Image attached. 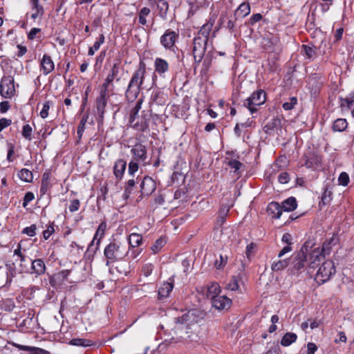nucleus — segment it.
I'll use <instances>...</instances> for the list:
<instances>
[{
	"instance_id": "obj_1",
	"label": "nucleus",
	"mask_w": 354,
	"mask_h": 354,
	"mask_svg": "<svg viewBox=\"0 0 354 354\" xmlns=\"http://www.w3.org/2000/svg\"><path fill=\"white\" fill-rule=\"evenodd\" d=\"M194 318L193 313L188 312L182 317L175 319L174 325L171 330L166 334L165 343L167 345H172L185 343L191 338L193 335L192 324Z\"/></svg>"
},
{
	"instance_id": "obj_2",
	"label": "nucleus",
	"mask_w": 354,
	"mask_h": 354,
	"mask_svg": "<svg viewBox=\"0 0 354 354\" xmlns=\"http://www.w3.org/2000/svg\"><path fill=\"white\" fill-rule=\"evenodd\" d=\"M129 247L124 241L114 239L104 249V256L106 259V266H110L112 263L122 261L127 256Z\"/></svg>"
},
{
	"instance_id": "obj_3",
	"label": "nucleus",
	"mask_w": 354,
	"mask_h": 354,
	"mask_svg": "<svg viewBox=\"0 0 354 354\" xmlns=\"http://www.w3.org/2000/svg\"><path fill=\"white\" fill-rule=\"evenodd\" d=\"M146 73V66L140 62L137 70L133 73L126 91V97L129 100L136 98L140 91Z\"/></svg>"
},
{
	"instance_id": "obj_4",
	"label": "nucleus",
	"mask_w": 354,
	"mask_h": 354,
	"mask_svg": "<svg viewBox=\"0 0 354 354\" xmlns=\"http://www.w3.org/2000/svg\"><path fill=\"white\" fill-rule=\"evenodd\" d=\"M141 106L142 101L138 100L131 111L129 123L131 127L134 129L144 131L148 129L149 118H147L145 115H142L141 116L138 115Z\"/></svg>"
},
{
	"instance_id": "obj_5",
	"label": "nucleus",
	"mask_w": 354,
	"mask_h": 354,
	"mask_svg": "<svg viewBox=\"0 0 354 354\" xmlns=\"http://www.w3.org/2000/svg\"><path fill=\"white\" fill-rule=\"evenodd\" d=\"M266 99L265 91L262 89H259L248 97L244 101L243 105L250 110L251 113H254L257 111L256 106L263 104L266 102Z\"/></svg>"
},
{
	"instance_id": "obj_6",
	"label": "nucleus",
	"mask_w": 354,
	"mask_h": 354,
	"mask_svg": "<svg viewBox=\"0 0 354 354\" xmlns=\"http://www.w3.org/2000/svg\"><path fill=\"white\" fill-rule=\"evenodd\" d=\"M335 273V268L333 261H326L319 268L315 276V280L318 283H324L328 281Z\"/></svg>"
},
{
	"instance_id": "obj_7",
	"label": "nucleus",
	"mask_w": 354,
	"mask_h": 354,
	"mask_svg": "<svg viewBox=\"0 0 354 354\" xmlns=\"http://www.w3.org/2000/svg\"><path fill=\"white\" fill-rule=\"evenodd\" d=\"M207 40L203 37H196L193 41L192 53L196 63L199 64L206 50Z\"/></svg>"
},
{
	"instance_id": "obj_8",
	"label": "nucleus",
	"mask_w": 354,
	"mask_h": 354,
	"mask_svg": "<svg viewBox=\"0 0 354 354\" xmlns=\"http://www.w3.org/2000/svg\"><path fill=\"white\" fill-rule=\"evenodd\" d=\"M15 93L14 78L12 76L3 77L0 84V94L4 98H11Z\"/></svg>"
},
{
	"instance_id": "obj_9",
	"label": "nucleus",
	"mask_w": 354,
	"mask_h": 354,
	"mask_svg": "<svg viewBox=\"0 0 354 354\" xmlns=\"http://www.w3.org/2000/svg\"><path fill=\"white\" fill-rule=\"evenodd\" d=\"M109 91L101 88L100 96L96 99V108L100 121H102L104 114V109L107 104Z\"/></svg>"
},
{
	"instance_id": "obj_10",
	"label": "nucleus",
	"mask_w": 354,
	"mask_h": 354,
	"mask_svg": "<svg viewBox=\"0 0 354 354\" xmlns=\"http://www.w3.org/2000/svg\"><path fill=\"white\" fill-rule=\"evenodd\" d=\"M120 68L118 64H113L111 72L106 76V80L102 86V88L109 91L110 87H113V82L114 80H115L117 82L120 81Z\"/></svg>"
},
{
	"instance_id": "obj_11",
	"label": "nucleus",
	"mask_w": 354,
	"mask_h": 354,
	"mask_svg": "<svg viewBox=\"0 0 354 354\" xmlns=\"http://www.w3.org/2000/svg\"><path fill=\"white\" fill-rule=\"evenodd\" d=\"M178 35L171 30H167L160 37V43L166 49H171L175 44Z\"/></svg>"
},
{
	"instance_id": "obj_12",
	"label": "nucleus",
	"mask_w": 354,
	"mask_h": 354,
	"mask_svg": "<svg viewBox=\"0 0 354 354\" xmlns=\"http://www.w3.org/2000/svg\"><path fill=\"white\" fill-rule=\"evenodd\" d=\"M306 256L304 248L296 254L292 263L293 272H302L306 268Z\"/></svg>"
},
{
	"instance_id": "obj_13",
	"label": "nucleus",
	"mask_w": 354,
	"mask_h": 354,
	"mask_svg": "<svg viewBox=\"0 0 354 354\" xmlns=\"http://www.w3.org/2000/svg\"><path fill=\"white\" fill-rule=\"evenodd\" d=\"M131 152L133 156V160L143 162L144 165H146L145 160L147 158V149L144 145L137 143L132 147Z\"/></svg>"
},
{
	"instance_id": "obj_14",
	"label": "nucleus",
	"mask_w": 354,
	"mask_h": 354,
	"mask_svg": "<svg viewBox=\"0 0 354 354\" xmlns=\"http://www.w3.org/2000/svg\"><path fill=\"white\" fill-rule=\"evenodd\" d=\"M55 69V64L51 57L48 55H44L40 62V70L45 75H48Z\"/></svg>"
},
{
	"instance_id": "obj_15",
	"label": "nucleus",
	"mask_w": 354,
	"mask_h": 354,
	"mask_svg": "<svg viewBox=\"0 0 354 354\" xmlns=\"http://www.w3.org/2000/svg\"><path fill=\"white\" fill-rule=\"evenodd\" d=\"M213 307L218 310H226L231 306V300L224 295H219L211 300Z\"/></svg>"
},
{
	"instance_id": "obj_16",
	"label": "nucleus",
	"mask_w": 354,
	"mask_h": 354,
	"mask_svg": "<svg viewBox=\"0 0 354 354\" xmlns=\"http://www.w3.org/2000/svg\"><path fill=\"white\" fill-rule=\"evenodd\" d=\"M155 181L149 176H145L140 185V192L143 194L149 195L156 189Z\"/></svg>"
},
{
	"instance_id": "obj_17",
	"label": "nucleus",
	"mask_w": 354,
	"mask_h": 354,
	"mask_svg": "<svg viewBox=\"0 0 354 354\" xmlns=\"http://www.w3.org/2000/svg\"><path fill=\"white\" fill-rule=\"evenodd\" d=\"M267 211L272 218H279L282 214L283 209L279 203L272 202L268 204Z\"/></svg>"
},
{
	"instance_id": "obj_18",
	"label": "nucleus",
	"mask_w": 354,
	"mask_h": 354,
	"mask_svg": "<svg viewBox=\"0 0 354 354\" xmlns=\"http://www.w3.org/2000/svg\"><path fill=\"white\" fill-rule=\"evenodd\" d=\"M324 256L322 255L319 248L314 249L310 253L309 257V268L313 269L316 268L319 265V262L321 261V259Z\"/></svg>"
},
{
	"instance_id": "obj_19",
	"label": "nucleus",
	"mask_w": 354,
	"mask_h": 354,
	"mask_svg": "<svg viewBox=\"0 0 354 354\" xmlns=\"http://www.w3.org/2000/svg\"><path fill=\"white\" fill-rule=\"evenodd\" d=\"M31 273L35 274L37 275H41L46 272V265L44 261L41 259H35L33 260L31 263Z\"/></svg>"
},
{
	"instance_id": "obj_20",
	"label": "nucleus",
	"mask_w": 354,
	"mask_h": 354,
	"mask_svg": "<svg viewBox=\"0 0 354 354\" xmlns=\"http://www.w3.org/2000/svg\"><path fill=\"white\" fill-rule=\"evenodd\" d=\"M127 162L122 159L116 160L114 165L113 172L117 178L120 180L126 169Z\"/></svg>"
},
{
	"instance_id": "obj_21",
	"label": "nucleus",
	"mask_w": 354,
	"mask_h": 354,
	"mask_svg": "<svg viewBox=\"0 0 354 354\" xmlns=\"http://www.w3.org/2000/svg\"><path fill=\"white\" fill-rule=\"evenodd\" d=\"M155 71L160 75L165 73L169 69V64L162 58L157 57L154 62Z\"/></svg>"
},
{
	"instance_id": "obj_22",
	"label": "nucleus",
	"mask_w": 354,
	"mask_h": 354,
	"mask_svg": "<svg viewBox=\"0 0 354 354\" xmlns=\"http://www.w3.org/2000/svg\"><path fill=\"white\" fill-rule=\"evenodd\" d=\"M281 126V120L279 118H272L263 127L265 132L271 134L277 130Z\"/></svg>"
},
{
	"instance_id": "obj_23",
	"label": "nucleus",
	"mask_w": 354,
	"mask_h": 354,
	"mask_svg": "<svg viewBox=\"0 0 354 354\" xmlns=\"http://www.w3.org/2000/svg\"><path fill=\"white\" fill-rule=\"evenodd\" d=\"M106 228V225L105 223H102L98 226L97 230V231H96V232H95V234L94 235L93 239L91 241V243L89 244L88 248H91L93 245L95 240H96L98 236H99V239H98V240L97 241V243H96L97 244L96 249L99 248L100 243V240H101V239L104 235V232H105Z\"/></svg>"
},
{
	"instance_id": "obj_24",
	"label": "nucleus",
	"mask_w": 354,
	"mask_h": 354,
	"mask_svg": "<svg viewBox=\"0 0 354 354\" xmlns=\"http://www.w3.org/2000/svg\"><path fill=\"white\" fill-rule=\"evenodd\" d=\"M174 288L173 283L167 282L164 283L158 290V297L159 299L167 298L169 297V294L172 291Z\"/></svg>"
},
{
	"instance_id": "obj_25",
	"label": "nucleus",
	"mask_w": 354,
	"mask_h": 354,
	"mask_svg": "<svg viewBox=\"0 0 354 354\" xmlns=\"http://www.w3.org/2000/svg\"><path fill=\"white\" fill-rule=\"evenodd\" d=\"M31 3L32 6V13L30 17L34 20L37 18L41 19L44 15V9L39 5V0H31Z\"/></svg>"
},
{
	"instance_id": "obj_26",
	"label": "nucleus",
	"mask_w": 354,
	"mask_h": 354,
	"mask_svg": "<svg viewBox=\"0 0 354 354\" xmlns=\"http://www.w3.org/2000/svg\"><path fill=\"white\" fill-rule=\"evenodd\" d=\"M250 12V6L248 3H242L235 10L234 15L236 18H243L248 16Z\"/></svg>"
},
{
	"instance_id": "obj_27",
	"label": "nucleus",
	"mask_w": 354,
	"mask_h": 354,
	"mask_svg": "<svg viewBox=\"0 0 354 354\" xmlns=\"http://www.w3.org/2000/svg\"><path fill=\"white\" fill-rule=\"evenodd\" d=\"M321 159L315 155L307 157L304 165L310 169H315L320 166Z\"/></svg>"
},
{
	"instance_id": "obj_28",
	"label": "nucleus",
	"mask_w": 354,
	"mask_h": 354,
	"mask_svg": "<svg viewBox=\"0 0 354 354\" xmlns=\"http://www.w3.org/2000/svg\"><path fill=\"white\" fill-rule=\"evenodd\" d=\"M332 201V192L329 189L328 186H324V191L321 196V201L319 203V206L327 205Z\"/></svg>"
},
{
	"instance_id": "obj_29",
	"label": "nucleus",
	"mask_w": 354,
	"mask_h": 354,
	"mask_svg": "<svg viewBox=\"0 0 354 354\" xmlns=\"http://www.w3.org/2000/svg\"><path fill=\"white\" fill-rule=\"evenodd\" d=\"M214 21H210L204 24L198 32L197 37H203L208 40L209 35L212 29Z\"/></svg>"
},
{
	"instance_id": "obj_30",
	"label": "nucleus",
	"mask_w": 354,
	"mask_h": 354,
	"mask_svg": "<svg viewBox=\"0 0 354 354\" xmlns=\"http://www.w3.org/2000/svg\"><path fill=\"white\" fill-rule=\"evenodd\" d=\"M281 206L284 212L293 211L297 207V201L294 197H290L285 200Z\"/></svg>"
},
{
	"instance_id": "obj_31",
	"label": "nucleus",
	"mask_w": 354,
	"mask_h": 354,
	"mask_svg": "<svg viewBox=\"0 0 354 354\" xmlns=\"http://www.w3.org/2000/svg\"><path fill=\"white\" fill-rule=\"evenodd\" d=\"M220 286L216 283H212L207 286V297L211 300L219 296Z\"/></svg>"
},
{
	"instance_id": "obj_32",
	"label": "nucleus",
	"mask_w": 354,
	"mask_h": 354,
	"mask_svg": "<svg viewBox=\"0 0 354 354\" xmlns=\"http://www.w3.org/2000/svg\"><path fill=\"white\" fill-rule=\"evenodd\" d=\"M7 272V283H10L13 277H15L18 273V268L15 267L14 263H7L6 265Z\"/></svg>"
},
{
	"instance_id": "obj_33",
	"label": "nucleus",
	"mask_w": 354,
	"mask_h": 354,
	"mask_svg": "<svg viewBox=\"0 0 354 354\" xmlns=\"http://www.w3.org/2000/svg\"><path fill=\"white\" fill-rule=\"evenodd\" d=\"M297 336L293 333H286L281 340V344L283 346H288L297 340Z\"/></svg>"
},
{
	"instance_id": "obj_34",
	"label": "nucleus",
	"mask_w": 354,
	"mask_h": 354,
	"mask_svg": "<svg viewBox=\"0 0 354 354\" xmlns=\"http://www.w3.org/2000/svg\"><path fill=\"white\" fill-rule=\"evenodd\" d=\"M19 178L26 183H30L33 180L32 173L28 169H22L18 173Z\"/></svg>"
},
{
	"instance_id": "obj_35",
	"label": "nucleus",
	"mask_w": 354,
	"mask_h": 354,
	"mask_svg": "<svg viewBox=\"0 0 354 354\" xmlns=\"http://www.w3.org/2000/svg\"><path fill=\"white\" fill-rule=\"evenodd\" d=\"M142 241V236L137 233H132L129 236V244L132 248H136L140 245Z\"/></svg>"
},
{
	"instance_id": "obj_36",
	"label": "nucleus",
	"mask_w": 354,
	"mask_h": 354,
	"mask_svg": "<svg viewBox=\"0 0 354 354\" xmlns=\"http://www.w3.org/2000/svg\"><path fill=\"white\" fill-rule=\"evenodd\" d=\"M70 344L73 346L87 347L93 344L92 341L87 339L75 338L70 341Z\"/></svg>"
},
{
	"instance_id": "obj_37",
	"label": "nucleus",
	"mask_w": 354,
	"mask_h": 354,
	"mask_svg": "<svg viewBox=\"0 0 354 354\" xmlns=\"http://www.w3.org/2000/svg\"><path fill=\"white\" fill-rule=\"evenodd\" d=\"M289 264L288 259L277 260L274 261L271 266V268L273 271H279L286 268Z\"/></svg>"
},
{
	"instance_id": "obj_38",
	"label": "nucleus",
	"mask_w": 354,
	"mask_h": 354,
	"mask_svg": "<svg viewBox=\"0 0 354 354\" xmlns=\"http://www.w3.org/2000/svg\"><path fill=\"white\" fill-rule=\"evenodd\" d=\"M347 127V122L345 119L339 118L337 119L333 123V130L335 131H343Z\"/></svg>"
},
{
	"instance_id": "obj_39",
	"label": "nucleus",
	"mask_w": 354,
	"mask_h": 354,
	"mask_svg": "<svg viewBox=\"0 0 354 354\" xmlns=\"http://www.w3.org/2000/svg\"><path fill=\"white\" fill-rule=\"evenodd\" d=\"M151 10L149 8L144 7L138 12V21L141 25L147 24L146 17L149 15Z\"/></svg>"
},
{
	"instance_id": "obj_40",
	"label": "nucleus",
	"mask_w": 354,
	"mask_h": 354,
	"mask_svg": "<svg viewBox=\"0 0 354 354\" xmlns=\"http://www.w3.org/2000/svg\"><path fill=\"white\" fill-rule=\"evenodd\" d=\"M135 180L133 179H130L127 181V186L124 189V197L125 199H127L129 198L130 195L132 193V191L133 189V187L135 186Z\"/></svg>"
},
{
	"instance_id": "obj_41",
	"label": "nucleus",
	"mask_w": 354,
	"mask_h": 354,
	"mask_svg": "<svg viewBox=\"0 0 354 354\" xmlns=\"http://www.w3.org/2000/svg\"><path fill=\"white\" fill-rule=\"evenodd\" d=\"M165 240L160 238L151 245V249L154 254L158 253L165 244Z\"/></svg>"
},
{
	"instance_id": "obj_42",
	"label": "nucleus",
	"mask_w": 354,
	"mask_h": 354,
	"mask_svg": "<svg viewBox=\"0 0 354 354\" xmlns=\"http://www.w3.org/2000/svg\"><path fill=\"white\" fill-rule=\"evenodd\" d=\"M302 50L304 52L305 57L308 59H313L315 56V49L309 46L303 45Z\"/></svg>"
},
{
	"instance_id": "obj_43",
	"label": "nucleus",
	"mask_w": 354,
	"mask_h": 354,
	"mask_svg": "<svg viewBox=\"0 0 354 354\" xmlns=\"http://www.w3.org/2000/svg\"><path fill=\"white\" fill-rule=\"evenodd\" d=\"M17 347L21 350L30 351V354H41L45 351L44 350L39 348L30 347L28 346L17 345Z\"/></svg>"
},
{
	"instance_id": "obj_44",
	"label": "nucleus",
	"mask_w": 354,
	"mask_h": 354,
	"mask_svg": "<svg viewBox=\"0 0 354 354\" xmlns=\"http://www.w3.org/2000/svg\"><path fill=\"white\" fill-rule=\"evenodd\" d=\"M32 133V129L29 124H27L23 127L22 136L24 138H26L28 140H31Z\"/></svg>"
},
{
	"instance_id": "obj_45",
	"label": "nucleus",
	"mask_w": 354,
	"mask_h": 354,
	"mask_svg": "<svg viewBox=\"0 0 354 354\" xmlns=\"http://www.w3.org/2000/svg\"><path fill=\"white\" fill-rule=\"evenodd\" d=\"M88 113H86L85 114L81 121H80V123L79 124V127H78V129H77V134L81 136L84 130V126H85V124L86 122H87L88 119Z\"/></svg>"
},
{
	"instance_id": "obj_46",
	"label": "nucleus",
	"mask_w": 354,
	"mask_h": 354,
	"mask_svg": "<svg viewBox=\"0 0 354 354\" xmlns=\"http://www.w3.org/2000/svg\"><path fill=\"white\" fill-rule=\"evenodd\" d=\"M339 184L342 186H346L349 183V176L347 173L342 172L338 178Z\"/></svg>"
},
{
	"instance_id": "obj_47",
	"label": "nucleus",
	"mask_w": 354,
	"mask_h": 354,
	"mask_svg": "<svg viewBox=\"0 0 354 354\" xmlns=\"http://www.w3.org/2000/svg\"><path fill=\"white\" fill-rule=\"evenodd\" d=\"M297 103V100L296 97H292L290 99L289 102H286L283 104V108L286 110L289 111L294 108L295 104Z\"/></svg>"
},
{
	"instance_id": "obj_48",
	"label": "nucleus",
	"mask_w": 354,
	"mask_h": 354,
	"mask_svg": "<svg viewBox=\"0 0 354 354\" xmlns=\"http://www.w3.org/2000/svg\"><path fill=\"white\" fill-rule=\"evenodd\" d=\"M50 109V102H46L42 106V109L39 113V115L43 119L46 118L48 115V111Z\"/></svg>"
},
{
	"instance_id": "obj_49",
	"label": "nucleus",
	"mask_w": 354,
	"mask_h": 354,
	"mask_svg": "<svg viewBox=\"0 0 354 354\" xmlns=\"http://www.w3.org/2000/svg\"><path fill=\"white\" fill-rule=\"evenodd\" d=\"M334 241V239H331L329 242H326L322 245V249L320 250L322 252V255L324 257L325 255H328L330 254L331 243Z\"/></svg>"
},
{
	"instance_id": "obj_50",
	"label": "nucleus",
	"mask_w": 354,
	"mask_h": 354,
	"mask_svg": "<svg viewBox=\"0 0 354 354\" xmlns=\"http://www.w3.org/2000/svg\"><path fill=\"white\" fill-rule=\"evenodd\" d=\"M138 161H136L135 160H132L129 164V174L131 176H133L135 172H136L138 169Z\"/></svg>"
},
{
	"instance_id": "obj_51",
	"label": "nucleus",
	"mask_w": 354,
	"mask_h": 354,
	"mask_svg": "<svg viewBox=\"0 0 354 354\" xmlns=\"http://www.w3.org/2000/svg\"><path fill=\"white\" fill-rule=\"evenodd\" d=\"M220 258V260L218 261V259H216L214 262V266L216 267V268L217 269H221V268H223L225 265L227 263V257H223V255H220L219 257Z\"/></svg>"
},
{
	"instance_id": "obj_52",
	"label": "nucleus",
	"mask_w": 354,
	"mask_h": 354,
	"mask_svg": "<svg viewBox=\"0 0 354 354\" xmlns=\"http://www.w3.org/2000/svg\"><path fill=\"white\" fill-rule=\"evenodd\" d=\"M228 165L232 169H234V172H238L241 167L243 166V164L236 160H230L228 162Z\"/></svg>"
},
{
	"instance_id": "obj_53",
	"label": "nucleus",
	"mask_w": 354,
	"mask_h": 354,
	"mask_svg": "<svg viewBox=\"0 0 354 354\" xmlns=\"http://www.w3.org/2000/svg\"><path fill=\"white\" fill-rule=\"evenodd\" d=\"M36 229H37L36 225L33 224V225H31L29 227H25L23 230L22 232L24 234H27L29 236H33L36 234V232H35Z\"/></svg>"
},
{
	"instance_id": "obj_54",
	"label": "nucleus",
	"mask_w": 354,
	"mask_h": 354,
	"mask_svg": "<svg viewBox=\"0 0 354 354\" xmlns=\"http://www.w3.org/2000/svg\"><path fill=\"white\" fill-rule=\"evenodd\" d=\"M158 8L162 14H166L168 10V3L165 0H159L158 2Z\"/></svg>"
},
{
	"instance_id": "obj_55",
	"label": "nucleus",
	"mask_w": 354,
	"mask_h": 354,
	"mask_svg": "<svg viewBox=\"0 0 354 354\" xmlns=\"http://www.w3.org/2000/svg\"><path fill=\"white\" fill-rule=\"evenodd\" d=\"M80 205V203L79 200H77V199L73 200L71 202V204H70V205L68 207L69 210L71 212H74L77 211L79 209Z\"/></svg>"
},
{
	"instance_id": "obj_56",
	"label": "nucleus",
	"mask_w": 354,
	"mask_h": 354,
	"mask_svg": "<svg viewBox=\"0 0 354 354\" xmlns=\"http://www.w3.org/2000/svg\"><path fill=\"white\" fill-rule=\"evenodd\" d=\"M14 254L17 255L20 259V261L25 262V256L21 252V247L20 243L18 244L17 248L14 250Z\"/></svg>"
},
{
	"instance_id": "obj_57",
	"label": "nucleus",
	"mask_w": 354,
	"mask_h": 354,
	"mask_svg": "<svg viewBox=\"0 0 354 354\" xmlns=\"http://www.w3.org/2000/svg\"><path fill=\"white\" fill-rule=\"evenodd\" d=\"M12 124V120L7 118L0 119V132Z\"/></svg>"
},
{
	"instance_id": "obj_58",
	"label": "nucleus",
	"mask_w": 354,
	"mask_h": 354,
	"mask_svg": "<svg viewBox=\"0 0 354 354\" xmlns=\"http://www.w3.org/2000/svg\"><path fill=\"white\" fill-rule=\"evenodd\" d=\"M54 227L53 225H49L46 230L43 232V236L44 238L47 240L50 236L54 232Z\"/></svg>"
},
{
	"instance_id": "obj_59",
	"label": "nucleus",
	"mask_w": 354,
	"mask_h": 354,
	"mask_svg": "<svg viewBox=\"0 0 354 354\" xmlns=\"http://www.w3.org/2000/svg\"><path fill=\"white\" fill-rule=\"evenodd\" d=\"M227 288L232 291H235L239 289V285L237 280L234 278L228 284Z\"/></svg>"
},
{
	"instance_id": "obj_60",
	"label": "nucleus",
	"mask_w": 354,
	"mask_h": 354,
	"mask_svg": "<svg viewBox=\"0 0 354 354\" xmlns=\"http://www.w3.org/2000/svg\"><path fill=\"white\" fill-rule=\"evenodd\" d=\"M262 19V15L259 13L253 15L249 19V24L254 25L255 23L259 21Z\"/></svg>"
},
{
	"instance_id": "obj_61",
	"label": "nucleus",
	"mask_w": 354,
	"mask_h": 354,
	"mask_svg": "<svg viewBox=\"0 0 354 354\" xmlns=\"http://www.w3.org/2000/svg\"><path fill=\"white\" fill-rule=\"evenodd\" d=\"M289 180V175L286 172L281 173L279 176V181L282 184H286L288 183Z\"/></svg>"
},
{
	"instance_id": "obj_62",
	"label": "nucleus",
	"mask_w": 354,
	"mask_h": 354,
	"mask_svg": "<svg viewBox=\"0 0 354 354\" xmlns=\"http://www.w3.org/2000/svg\"><path fill=\"white\" fill-rule=\"evenodd\" d=\"M292 236L289 233H285L283 234L281 241L284 243H286L287 245H290L292 244Z\"/></svg>"
},
{
	"instance_id": "obj_63",
	"label": "nucleus",
	"mask_w": 354,
	"mask_h": 354,
	"mask_svg": "<svg viewBox=\"0 0 354 354\" xmlns=\"http://www.w3.org/2000/svg\"><path fill=\"white\" fill-rule=\"evenodd\" d=\"M292 250V248L290 245H287L285 247H283L281 251L278 254V257L280 258L283 257L284 254H286L288 252H290Z\"/></svg>"
},
{
	"instance_id": "obj_64",
	"label": "nucleus",
	"mask_w": 354,
	"mask_h": 354,
	"mask_svg": "<svg viewBox=\"0 0 354 354\" xmlns=\"http://www.w3.org/2000/svg\"><path fill=\"white\" fill-rule=\"evenodd\" d=\"M317 348V346L314 343L310 342L307 345V352L306 354H315Z\"/></svg>"
}]
</instances>
